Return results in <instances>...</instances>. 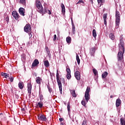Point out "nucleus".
<instances>
[{"label":"nucleus","instance_id":"12","mask_svg":"<svg viewBox=\"0 0 125 125\" xmlns=\"http://www.w3.org/2000/svg\"><path fill=\"white\" fill-rule=\"evenodd\" d=\"M38 119L39 120V121H42V122H45L47 120L46 117H45V116L43 115L38 116Z\"/></svg>","mask_w":125,"mask_h":125},{"label":"nucleus","instance_id":"6","mask_svg":"<svg viewBox=\"0 0 125 125\" xmlns=\"http://www.w3.org/2000/svg\"><path fill=\"white\" fill-rule=\"evenodd\" d=\"M77 68H76V71L74 73V75L76 79V80H77V81H80V80H81V74L80 73V71H79V67H77Z\"/></svg>","mask_w":125,"mask_h":125},{"label":"nucleus","instance_id":"49","mask_svg":"<svg viewBox=\"0 0 125 125\" xmlns=\"http://www.w3.org/2000/svg\"><path fill=\"white\" fill-rule=\"evenodd\" d=\"M113 95H111V96H110V98H113Z\"/></svg>","mask_w":125,"mask_h":125},{"label":"nucleus","instance_id":"13","mask_svg":"<svg viewBox=\"0 0 125 125\" xmlns=\"http://www.w3.org/2000/svg\"><path fill=\"white\" fill-rule=\"evenodd\" d=\"M36 82L38 84H39V85H41L42 84V78L40 77H38L36 78Z\"/></svg>","mask_w":125,"mask_h":125},{"label":"nucleus","instance_id":"18","mask_svg":"<svg viewBox=\"0 0 125 125\" xmlns=\"http://www.w3.org/2000/svg\"><path fill=\"white\" fill-rule=\"evenodd\" d=\"M70 102H68L67 103V110H68V115L70 117V116H71V107H70Z\"/></svg>","mask_w":125,"mask_h":125},{"label":"nucleus","instance_id":"27","mask_svg":"<svg viewBox=\"0 0 125 125\" xmlns=\"http://www.w3.org/2000/svg\"><path fill=\"white\" fill-rule=\"evenodd\" d=\"M120 122L121 125H125V119L124 118H121L120 119Z\"/></svg>","mask_w":125,"mask_h":125},{"label":"nucleus","instance_id":"46","mask_svg":"<svg viewBox=\"0 0 125 125\" xmlns=\"http://www.w3.org/2000/svg\"><path fill=\"white\" fill-rule=\"evenodd\" d=\"M31 43L30 41L27 42V45H28V46H30V45H31Z\"/></svg>","mask_w":125,"mask_h":125},{"label":"nucleus","instance_id":"5","mask_svg":"<svg viewBox=\"0 0 125 125\" xmlns=\"http://www.w3.org/2000/svg\"><path fill=\"white\" fill-rule=\"evenodd\" d=\"M24 31L25 33H31L32 31V27L30 24H26L24 27Z\"/></svg>","mask_w":125,"mask_h":125},{"label":"nucleus","instance_id":"23","mask_svg":"<svg viewBox=\"0 0 125 125\" xmlns=\"http://www.w3.org/2000/svg\"><path fill=\"white\" fill-rule=\"evenodd\" d=\"M19 87L20 89H23L24 87V83H23V82H19Z\"/></svg>","mask_w":125,"mask_h":125},{"label":"nucleus","instance_id":"4","mask_svg":"<svg viewBox=\"0 0 125 125\" xmlns=\"http://www.w3.org/2000/svg\"><path fill=\"white\" fill-rule=\"evenodd\" d=\"M115 17L116 29H118L121 21V16H120V12L118 11H116Z\"/></svg>","mask_w":125,"mask_h":125},{"label":"nucleus","instance_id":"25","mask_svg":"<svg viewBox=\"0 0 125 125\" xmlns=\"http://www.w3.org/2000/svg\"><path fill=\"white\" fill-rule=\"evenodd\" d=\"M66 42H67V43L70 44V43H71V42H72V38H71V37L68 36L66 38Z\"/></svg>","mask_w":125,"mask_h":125},{"label":"nucleus","instance_id":"11","mask_svg":"<svg viewBox=\"0 0 125 125\" xmlns=\"http://www.w3.org/2000/svg\"><path fill=\"white\" fill-rule=\"evenodd\" d=\"M19 12L21 16H25V9L24 8H20L19 9Z\"/></svg>","mask_w":125,"mask_h":125},{"label":"nucleus","instance_id":"8","mask_svg":"<svg viewBox=\"0 0 125 125\" xmlns=\"http://www.w3.org/2000/svg\"><path fill=\"white\" fill-rule=\"evenodd\" d=\"M96 50V47H92L90 49L89 53L91 57H94V56H95Z\"/></svg>","mask_w":125,"mask_h":125},{"label":"nucleus","instance_id":"33","mask_svg":"<svg viewBox=\"0 0 125 125\" xmlns=\"http://www.w3.org/2000/svg\"><path fill=\"white\" fill-rule=\"evenodd\" d=\"M92 35L94 37V38H96L97 34H96V30H95V29H93V31H92Z\"/></svg>","mask_w":125,"mask_h":125},{"label":"nucleus","instance_id":"30","mask_svg":"<svg viewBox=\"0 0 125 125\" xmlns=\"http://www.w3.org/2000/svg\"><path fill=\"white\" fill-rule=\"evenodd\" d=\"M93 73L95 75V76H98V71H97V70H96V69H93Z\"/></svg>","mask_w":125,"mask_h":125},{"label":"nucleus","instance_id":"31","mask_svg":"<svg viewBox=\"0 0 125 125\" xmlns=\"http://www.w3.org/2000/svg\"><path fill=\"white\" fill-rule=\"evenodd\" d=\"M109 38L111 40L114 41L115 40V35L113 33H111L109 34Z\"/></svg>","mask_w":125,"mask_h":125},{"label":"nucleus","instance_id":"47","mask_svg":"<svg viewBox=\"0 0 125 125\" xmlns=\"http://www.w3.org/2000/svg\"><path fill=\"white\" fill-rule=\"evenodd\" d=\"M59 120L61 121V122H62L63 121V118H60L59 119Z\"/></svg>","mask_w":125,"mask_h":125},{"label":"nucleus","instance_id":"10","mask_svg":"<svg viewBox=\"0 0 125 125\" xmlns=\"http://www.w3.org/2000/svg\"><path fill=\"white\" fill-rule=\"evenodd\" d=\"M39 64H40V62L38 59H35L32 63V65L31 68L34 69L35 67H38Z\"/></svg>","mask_w":125,"mask_h":125},{"label":"nucleus","instance_id":"32","mask_svg":"<svg viewBox=\"0 0 125 125\" xmlns=\"http://www.w3.org/2000/svg\"><path fill=\"white\" fill-rule=\"evenodd\" d=\"M76 60L78 65H80V63H81V60H80V58L79 57V55L78 54H76Z\"/></svg>","mask_w":125,"mask_h":125},{"label":"nucleus","instance_id":"39","mask_svg":"<svg viewBox=\"0 0 125 125\" xmlns=\"http://www.w3.org/2000/svg\"><path fill=\"white\" fill-rule=\"evenodd\" d=\"M40 100L41 101H42L43 100V96L42 94L40 95Z\"/></svg>","mask_w":125,"mask_h":125},{"label":"nucleus","instance_id":"48","mask_svg":"<svg viewBox=\"0 0 125 125\" xmlns=\"http://www.w3.org/2000/svg\"><path fill=\"white\" fill-rule=\"evenodd\" d=\"M29 37H32V33H29Z\"/></svg>","mask_w":125,"mask_h":125},{"label":"nucleus","instance_id":"9","mask_svg":"<svg viewBox=\"0 0 125 125\" xmlns=\"http://www.w3.org/2000/svg\"><path fill=\"white\" fill-rule=\"evenodd\" d=\"M27 91L28 95H31L32 93V83L31 82L27 83Z\"/></svg>","mask_w":125,"mask_h":125},{"label":"nucleus","instance_id":"17","mask_svg":"<svg viewBox=\"0 0 125 125\" xmlns=\"http://www.w3.org/2000/svg\"><path fill=\"white\" fill-rule=\"evenodd\" d=\"M42 106H43V103H42V102H40L37 104V108L42 109Z\"/></svg>","mask_w":125,"mask_h":125},{"label":"nucleus","instance_id":"2","mask_svg":"<svg viewBox=\"0 0 125 125\" xmlns=\"http://www.w3.org/2000/svg\"><path fill=\"white\" fill-rule=\"evenodd\" d=\"M120 45H119V51L118 53V61H122L124 59V54L125 53V42L123 40V36L120 37Z\"/></svg>","mask_w":125,"mask_h":125},{"label":"nucleus","instance_id":"37","mask_svg":"<svg viewBox=\"0 0 125 125\" xmlns=\"http://www.w3.org/2000/svg\"><path fill=\"white\" fill-rule=\"evenodd\" d=\"M81 103H82V104L83 106H84V107H85V105H86V104L87 103H86V102H85L83 100V101H82Z\"/></svg>","mask_w":125,"mask_h":125},{"label":"nucleus","instance_id":"26","mask_svg":"<svg viewBox=\"0 0 125 125\" xmlns=\"http://www.w3.org/2000/svg\"><path fill=\"white\" fill-rule=\"evenodd\" d=\"M21 61L22 62H25L26 61V55H25V54H22L21 55Z\"/></svg>","mask_w":125,"mask_h":125},{"label":"nucleus","instance_id":"22","mask_svg":"<svg viewBox=\"0 0 125 125\" xmlns=\"http://www.w3.org/2000/svg\"><path fill=\"white\" fill-rule=\"evenodd\" d=\"M108 76V72L107 71L104 72L102 75V78L103 79H105Z\"/></svg>","mask_w":125,"mask_h":125},{"label":"nucleus","instance_id":"50","mask_svg":"<svg viewBox=\"0 0 125 125\" xmlns=\"http://www.w3.org/2000/svg\"><path fill=\"white\" fill-rule=\"evenodd\" d=\"M0 115H2V113H0Z\"/></svg>","mask_w":125,"mask_h":125},{"label":"nucleus","instance_id":"36","mask_svg":"<svg viewBox=\"0 0 125 125\" xmlns=\"http://www.w3.org/2000/svg\"><path fill=\"white\" fill-rule=\"evenodd\" d=\"M71 73H67V75H66V78L68 80H70V79H71Z\"/></svg>","mask_w":125,"mask_h":125},{"label":"nucleus","instance_id":"43","mask_svg":"<svg viewBox=\"0 0 125 125\" xmlns=\"http://www.w3.org/2000/svg\"><path fill=\"white\" fill-rule=\"evenodd\" d=\"M5 20L7 22H8V21H9V17H8V16L6 17V18H5Z\"/></svg>","mask_w":125,"mask_h":125},{"label":"nucleus","instance_id":"24","mask_svg":"<svg viewBox=\"0 0 125 125\" xmlns=\"http://www.w3.org/2000/svg\"><path fill=\"white\" fill-rule=\"evenodd\" d=\"M71 94H72L73 97H77V94H76V91L74 90H71L70 91Z\"/></svg>","mask_w":125,"mask_h":125},{"label":"nucleus","instance_id":"34","mask_svg":"<svg viewBox=\"0 0 125 125\" xmlns=\"http://www.w3.org/2000/svg\"><path fill=\"white\" fill-rule=\"evenodd\" d=\"M72 33L73 34H75L76 33V27L75 26V24L72 23Z\"/></svg>","mask_w":125,"mask_h":125},{"label":"nucleus","instance_id":"3","mask_svg":"<svg viewBox=\"0 0 125 125\" xmlns=\"http://www.w3.org/2000/svg\"><path fill=\"white\" fill-rule=\"evenodd\" d=\"M56 79L60 93L62 94V83H61V81H60V75L59 74V71H58V69L57 70Z\"/></svg>","mask_w":125,"mask_h":125},{"label":"nucleus","instance_id":"14","mask_svg":"<svg viewBox=\"0 0 125 125\" xmlns=\"http://www.w3.org/2000/svg\"><path fill=\"white\" fill-rule=\"evenodd\" d=\"M121 104H122V101H121V99L119 98L117 99L116 101V106L117 108H118V107H120V106H121Z\"/></svg>","mask_w":125,"mask_h":125},{"label":"nucleus","instance_id":"51","mask_svg":"<svg viewBox=\"0 0 125 125\" xmlns=\"http://www.w3.org/2000/svg\"><path fill=\"white\" fill-rule=\"evenodd\" d=\"M49 19H50V16L49 17Z\"/></svg>","mask_w":125,"mask_h":125},{"label":"nucleus","instance_id":"29","mask_svg":"<svg viewBox=\"0 0 125 125\" xmlns=\"http://www.w3.org/2000/svg\"><path fill=\"white\" fill-rule=\"evenodd\" d=\"M89 92H90V87L89 86H87L85 94H89Z\"/></svg>","mask_w":125,"mask_h":125},{"label":"nucleus","instance_id":"45","mask_svg":"<svg viewBox=\"0 0 125 125\" xmlns=\"http://www.w3.org/2000/svg\"><path fill=\"white\" fill-rule=\"evenodd\" d=\"M53 40L54 41H56V35H54V39H53Z\"/></svg>","mask_w":125,"mask_h":125},{"label":"nucleus","instance_id":"41","mask_svg":"<svg viewBox=\"0 0 125 125\" xmlns=\"http://www.w3.org/2000/svg\"><path fill=\"white\" fill-rule=\"evenodd\" d=\"M82 125H87L86 124V120H84L83 122L82 123Z\"/></svg>","mask_w":125,"mask_h":125},{"label":"nucleus","instance_id":"19","mask_svg":"<svg viewBox=\"0 0 125 125\" xmlns=\"http://www.w3.org/2000/svg\"><path fill=\"white\" fill-rule=\"evenodd\" d=\"M1 76H2L3 78H5V79L9 78V74L3 72H1Z\"/></svg>","mask_w":125,"mask_h":125},{"label":"nucleus","instance_id":"20","mask_svg":"<svg viewBox=\"0 0 125 125\" xmlns=\"http://www.w3.org/2000/svg\"><path fill=\"white\" fill-rule=\"evenodd\" d=\"M103 18L104 25H107V14H104Z\"/></svg>","mask_w":125,"mask_h":125},{"label":"nucleus","instance_id":"15","mask_svg":"<svg viewBox=\"0 0 125 125\" xmlns=\"http://www.w3.org/2000/svg\"><path fill=\"white\" fill-rule=\"evenodd\" d=\"M61 7L62 8V13L63 14V15H65V12H66L65 10V5H64V4L62 3L61 4Z\"/></svg>","mask_w":125,"mask_h":125},{"label":"nucleus","instance_id":"1","mask_svg":"<svg viewBox=\"0 0 125 125\" xmlns=\"http://www.w3.org/2000/svg\"><path fill=\"white\" fill-rule=\"evenodd\" d=\"M36 6L37 8V10L40 13H41L42 16L45 13H48L49 15L51 14V11L48 9V5L46 3H44L43 7L42 5V3L39 0H36Z\"/></svg>","mask_w":125,"mask_h":125},{"label":"nucleus","instance_id":"7","mask_svg":"<svg viewBox=\"0 0 125 125\" xmlns=\"http://www.w3.org/2000/svg\"><path fill=\"white\" fill-rule=\"evenodd\" d=\"M12 15L15 20H18L20 18V16L16 11H13L12 13Z\"/></svg>","mask_w":125,"mask_h":125},{"label":"nucleus","instance_id":"38","mask_svg":"<svg viewBox=\"0 0 125 125\" xmlns=\"http://www.w3.org/2000/svg\"><path fill=\"white\" fill-rule=\"evenodd\" d=\"M9 79L11 83L13 82V81L14 80V78L13 76H10V77Z\"/></svg>","mask_w":125,"mask_h":125},{"label":"nucleus","instance_id":"44","mask_svg":"<svg viewBox=\"0 0 125 125\" xmlns=\"http://www.w3.org/2000/svg\"><path fill=\"white\" fill-rule=\"evenodd\" d=\"M98 3H103V0H97Z\"/></svg>","mask_w":125,"mask_h":125},{"label":"nucleus","instance_id":"40","mask_svg":"<svg viewBox=\"0 0 125 125\" xmlns=\"http://www.w3.org/2000/svg\"><path fill=\"white\" fill-rule=\"evenodd\" d=\"M67 74H71V70L70 68H66Z\"/></svg>","mask_w":125,"mask_h":125},{"label":"nucleus","instance_id":"16","mask_svg":"<svg viewBox=\"0 0 125 125\" xmlns=\"http://www.w3.org/2000/svg\"><path fill=\"white\" fill-rule=\"evenodd\" d=\"M84 98L86 103H87V102H88V100L90 99V95H89V94H85Z\"/></svg>","mask_w":125,"mask_h":125},{"label":"nucleus","instance_id":"28","mask_svg":"<svg viewBox=\"0 0 125 125\" xmlns=\"http://www.w3.org/2000/svg\"><path fill=\"white\" fill-rule=\"evenodd\" d=\"M20 3L22 4L24 6H26V0H20Z\"/></svg>","mask_w":125,"mask_h":125},{"label":"nucleus","instance_id":"42","mask_svg":"<svg viewBox=\"0 0 125 125\" xmlns=\"http://www.w3.org/2000/svg\"><path fill=\"white\" fill-rule=\"evenodd\" d=\"M77 3H83V0H79Z\"/></svg>","mask_w":125,"mask_h":125},{"label":"nucleus","instance_id":"35","mask_svg":"<svg viewBox=\"0 0 125 125\" xmlns=\"http://www.w3.org/2000/svg\"><path fill=\"white\" fill-rule=\"evenodd\" d=\"M47 87L48 89V91L50 93H51L52 92V88H51V87H50V86L49 85H47Z\"/></svg>","mask_w":125,"mask_h":125},{"label":"nucleus","instance_id":"21","mask_svg":"<svg viewBox=\"0 0 125 125\" xmlns=\"http://www.w3.org/2000/svg\"><path fill=\"white\" fill-rule=\"evenodd\" d=\"M43 62H44V65L45 67H46V68H48V67H49L50 66L49 62H48L47 60H46V61H43Z\"/></svg>","mask_w":125,"mask_h":125}]
</instances>
